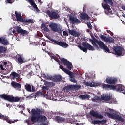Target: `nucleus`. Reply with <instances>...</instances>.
<instances>
[{
    "mask_svg": "<svg viewBox=\"0 0 125 125\" xmlns=\"http://www.w3.org/2000/svg\"><path fill=\"white\" fill-rule=\"evenodd\" d=\"M103 2L101 4V5L104 9L105 13L106 14H112V9L111 7H114V2L115 1L114 0H102Z\"/></svg>",
    "mask_w": 125,
    "mask_h": 125,
    "instance_id": "nucleus-1",
    "label": "nucleus"
},
{
    "mask_svg": "<svg viewBox=\"0 0 125 125\" xmlns=\"http://www.w3.org/2000/svg\"><path fill=\"white\" fill-rule=\"evenodd\" d=\"M15 15L16 19L15 21L17 22H20V23H23L24 25H27V24H33L34 23V21L32 19H25L23 18V16L20 12L15 11Z\"/></svg>",
    "mask_w": 125,
    "mask_h": 125,
    "instance_id": "nucleus-2",
    "label": "nucleus"
},
{
    "mask_svg": "<svg viewBox=\"0 0 125 125\" xmlns=\"http://www.w3.org/2000/svg\"><path fill=\"white\" fill-rule=\"evenodd\" d=\"M82 45L84 47H83V46L79 45L78 46L79 48L82 51H83V52H85V53H87V49L88 50H91L92 51H93L95 50L93 46H92L91 45L88 44L87 42H84L82 43Z\"/></svg>",
    "mask_w": 125,
    "mask_h": 125,
    "instance_id": "nucleus-3",
    "label": "nucleus"
},
{
    "mask_svg": "<svg viewBox=\"0 0 125 125\" xmlns=\"http://www.w3.org/2000/svg\"><path fill=\"white\" fill-rule=\"evenodd\" d=\"M109 89L111 90H116L117 92H121L125 95V87L121 84L116 86L109 85Z\"/></svg>",
    "mask_w": 125,
    "mask_h": 125,
    "instance_id": "nucleus-4",
    "label": "nucleus"
},
{
    "mask_svg": "<svg viewBox=\"0 0 125 125\" xmlns=\"http://www.w3.org/2000/svg\"><path fill=\"white\" fill-rule=\"evenodd\" d=\"M49 27L53 32H56L59 34L62 33V27H60V25H58L57 23L51 22L49 24Z\"/></svg>",
    "mask_w": 125,
    "mask_h": 125,
    "instance_id": "nucleus-5",
    "label": "nucleus"
},
{
    "mask_svg": "<svg viewBox=\"0 0 125 125\" xmlns=\"http://www.w3.org/2000/svg\"><path fill=\"white\" fill-rule=\"evenodd\" d=\"M57 56L59 57L61 62L63 63V65L67 67L68 70H72V68H73V65H72V63L70 62H69L67 59L65 58H62L60 57V56L59 55H57Z\"/></svg>",
    "mask_w": 125,
    "mask_h": 125,
    "instance_id": "nucleus-6",
    "label": "nucleus"
},
{
    "mask_svg": "<svg viewBox=\"0 0 125 125\" xmlns=\"http://www.w3.org/2000/svg\"><path fill=\"white\" fill-rule=\"evenodd\" d=\"M39 120L42 121V122H44V121H46L47 118L44 115H36V116H32L31 118V121L32 123H35Z\"/></svg>",
    "mask_w": 125,
    "mask_h": 125,
    "instance_id": "nucleus-7",
    "label": "nucleus"
},
{
    "mask_svg": "<svg viewBox=\"0 0 125 125\" xmlns=\"http://www.w3.org/2000/svg\"><path fill=\"white\" fill-rule=\"evenodd\" d=\"M95 42L96 43H97V44H98V45H99L101 49H103V50H104L105 52H110V49L109 48H108V47L104 43H103L102 41L96 40Z\"/></svg>",
    "mask_w": 125,
    "mask_h": 125,
    "instance_id": "nucleus-8",
    "label": "nucleus"
},
{
    "mask_svg": "<svg viewBox=\"0 0 125 125\" xmlns=\"http://www.w3.org/2000/svg\"><path fill=\"white\" fill-rule=\"evenodd\" d=\"M46 13L48 15L49 17L51 18L52 19H58L60 16L58 13L55 11H50L48 10L46 11Z\"/></svg>",
    "mask_w": 125,
    "mask_h": 125,
    "instance_id": "nucleus-9",
    "label": "nucleus"
},
{
    "mask_svg": "<svg viewBox=\"0 0 125 125\" xmlns=\"http://www.w3.org/2000/svg\"><path fill=\"white\" fill-rule=\"evenodd\" d=\"M113 51L115 52V55L118 56H121L123 54V51H124V48L120 46H116L114 47Z\"/></svg>",
    "mask_w": 125,
    "mask_h": 125,
    "instance_id": "nucleus-10",
    "label": "nucleus"
},
{
    "mask_svg": "<svg viewBox=\"0 0 125 125\" xmlns=\"http://www.w3.org/2000/svg\"><path fill=\"white\" fill-rule=\"evenodd\" d=\"M106 83L110 85H114L116 84V83L118 81V79L115 78L107 77L105 79Z\"/></svg>",
    "mask_w": 125,
    "mask_h": 125,
    "instance_id": "nucleus-11",
    "label": "nucleus"
},
{
    "mask_svg": "<svg viewBox=\"0 0 125 125\" xmlns=\"http://www.w3.org/2000/svg\"><path fill=\"white\" fill-rule=\"evenodd\" d=\"M90 115L92 116V117L96 118V119H103V115L100 114L98 112L94 110H91L90 112Z\"/></svg>",
    "mask_w": 125,
    "mask_h": 125,
    "instance_id": "nucleus-12",
    "label": "nucleus"
},
{
    "mask_svg": "<svg viewBox=\"0 0 125 125\" xmlns=\"http://www.w3.org/2000/svg\"><path fill=\"white\" fill-rule=\"evenodd\" d=\"M51 42L55 43L56 44H57V45H59L60 46H62V47H64L66 48V47H68L69 46V45L64 42H58L55 40L52 39Z\"/></svg>",
    "mask_w": 125,
    "mask_h": 125,
    "instance_id": "nucleus-13",
    "label": "nucleus"
},
{
    "mask_svg": "<svg viewBox=\"0 0 125 125\" xmlns=\"http://www.w3.org/2000/svg\"><path fill=\"white\" fill-rule=\"evenodd\" d=\"M31 114L32 116H34L36 117V115L37 116H41V114H42V111L41 110V109L38 108L37 110L35 109H33L31 110Z\"/></svg>",
    "mask_w": 125,
    "mask_h": 125,
    "instance_id": "nucleus-14",
    "label": "nucleus"
},
{
    "mask_svg": "<svg viewBox=\"0 0 125 125\" xmlns=\"http://www.w3.org/2000/svg\"><path fill=\"white\" fill-rule=\"evenodd\" d=\"M17 32L18 34H21V35H29V32L28 31L21 28L20 26L17 27Z\"/></svg>",
    "mask_w": 125,
    "mask_h": 125,
    "instance_id": "nucleus-15",
    "label": "nucleus"
},
{
    "mask_svg": "<svg viewBox=\"0 0 125 125\" xmlns=\"http://www.w3.org/2000/svg\"><path fill=\"white\" fill-rule=\"evenodd\" d=\"M69 20L72 24H80L81 23V21L78 19L77 17L70 16L69 17Z\"/></svg>",
    "mask_w": 125,
    "mask_h": 125,
    "instance_id": "nucleus-16",
    "label": "nucleus"
},
{
    "mask_svg": "<svg viewBox=\"0 0 125 125\" xmlns=\"http://www.w3.org/2000/svg\"><path fill=\"white\" fill-rule=\"evenodd\" d=\"M0 119H2L3 120H5L6 121L7 123H9V124H14L15 122H16L15 120L14 121H11L10 119H9V118L7 116H4V115H2L1 113L0 112Z\"/></svg>",
    "mask_w": 125,
    "mask_h": 125,
    "instance_id": "nucleus-17",
    "label": "nucleus"
},
{
    "mask_svg": "<svg viewBox=\"0 0 125 125\" xmlns=\"http://www.w3.org/2000/svg\"><path fill=\"white\" fill-rule=\"evenodd\" d=\"M20 98H21L18 96L13 97V96H10L9 102L12 103L19 102V101H20Z\"/></svg>",
    "mask_w": 125,
    "mask_h": 125,
    "instance_id": "nucleus-18",
    "label": "nucleus"
},
{
    "mask_svg": "<svg viewBox=\"0 0 125 125\" xmlns=\"http://www.w3.org/2000/svg\"><path fill=\"white\" fill-rule=\"evenodd\" d=\"M70 76V81L72 83H77V80L75 79V74L72 71H70L69 73L67 74Z\"/></svg>",
    "mask_w": 125,
    "mask_h": 125,
    "instance_id": "nucleus-19",
    "label": "nucleus"
},
{
    "mask_svg": "<svg viewBox=\"0 0 125 125\" xmlns=\"http://www.w3.org/2000/svg\"><path fill=\"white\" fill-rule=\"evenodd\" d=\"M42 92H41L40 91H38L35 93V95L34 94H31V95L26 96V98H29L31 99V98H33V97H36V96H41V95H43Z\"/></svg>",
    "mask_w": 125,
    "mask_h": 125,
    "instance_id": "nucleus-20",
    "label": "nucleus"
},
{
    "mask_svg": "<svg viewBox=\"0 0 125 125\" xmlns=\"http://www.w3.org/2000/svg\"><path fill=\"white\" fill-rule=\"evenodd\" d=\"M55 120L56 122H57V123H62L66 122V119L65 118L61 117L58 116L55 117Z\"/></svg>",
    "mask_w": 125,
    "mask_h": 125,
    "instance_id": "nucleus-21",
    "label": "nucleus"
},
{
    "mask_svg": "<svg viewBox=\"0 0 125 125\" xmlns=\"http://www.w3.org/2000/svg\"><path fill=\"white\" fill-rule=\"evenodd\" d=\"M101 99L105 101H110L112 99V96L108 95H102L101 96Z\"/></svg>",
    "mask_w": 125,
    "mask_h": 125,
    "instance_id": "nucleus-22",
    "label": "nucleus"
},
{
    "mask_svg": "<svg viewBox=\"0 0 125 125\" xmlns=\"http://www.w3.org/2000/svg\"><path fill=\"white\" fill-rule=\"evenodd\" d=\"M69 33L70 35H72L73 36V37H79V36H81V34L80 33L74 31V30H68Z\"/></svg>",
    "mask_w": 125,
    "mask_h": 125,
    "instance_id": "nucleus-23",
    "label": "nucleus"
},
{
    "mask_svg": "<svg viewBox=\"0 0 125 125\" xmlns=\"http://www.w3.org/2000/svg\"><path fill=\"white\" fill-rule=\"evenodd\" d=\"M11 85L14 88H21V84L17 83L16 82L12 81L11 83Z\"/></svg>",
    "mask_w": 125,
    "mask_h": 125,
    "instance_id": "nucleus-24",
    "label": "nucleus"
},
{
    "mask_svg": "<svg viewBox=\"0 0 125 125\" xmlns=\"http://www.w3.org/2000/svg\"><path fill=\"white\" fill-rule=\"evenodd\" d=\"M80 18L81 19H83V20H88L90 18L88 15L85 13H81L80 14Z\"/></svg>",
    "mask_w": 125,
    "mask_h": 125,
    "instance_id": "nucleus-25",
    "label": "nucleus"
},
{
    "mask_svg": "<svg viewBox=\"0 0 125 125\" xmlns=\"http://www.w3.org/2000/svg\"><path fill=\"white\" fill-rule=\"evenodd\" d=\"M8 68V64H7V62H4L2 63L0 66V70L2 71H5Z\"/></svg>",
    "mask_w": 125,
    "mask_h": 125,
    "instance_id": "nucleus-26",
    "label": "nucleus"
},
{
    "mask_svg": "<svg viewBox=\"0 0 125 125\" xmlns=\"http://www.w3.org/2000/svg\"><path fill=\"white\" fill-rule=\"evenodd\" d=\"M0 42L1 44H3V45H8V44H9L8 41L5 38H1L0 39Z\"/></svg>",
    "mask_w": 125,
    "mask_h": 125,
    "instance_id": "nucleus-27",
    "label": "nucleus"
},
{
    "mask_svg": "<svg viewBox=\"0 0 125 125\" xmlns=\"http://www.w3.org/2000/svg\"><path fill=\"white\" fill-rule=\"evenodd\" d=\"M62 81V76L61 75H57L55 77H53L52 82H59Z\"/></svg>",
    "mask_w": 125,
    "mask_h": 125,
    "instance_id": "nucleus-28",
    "label": "nucleus"
},
{
    "mask_svg": "<svg viewBox=\"0 0 125 125\" xmlns=\"http://www.w3.org/2000/svg\"><path fill=\"white\" fill-rule=\"evenodd\" d=\"M114 118L116 120H117V121H119V122H122V123H124V122H125V119H124L123 118H122V116L119 115L115 114L114 115Z\"/></svg>",
    "mask_w": 125,
    "mask_h": 125,
    "instance_id": "nucleus-29",
    "label": "nucleus"
},
{
    "mask_svg": "<svg viewBox=\"0 0 125 125\" xmlns=\"http://www.w3.org/2000/svg\"><path fill=\"white\" fill-rule=\"evenodd\" d=\"M0 98H1L2 99H4V100H7V101H9L10 95H7L4 94H1L0 95Z\"/></svg>",
    "mask_w": 125,
    "mask_h": 125,
    "instance_id": "nucleus-30",
    "label": "nucleus"
},
{
    "mask_svg": "<svg viewBox=\"0 0 125 125\" xmlns=\"http://www.w3.org/2000/svg\"><path fill=\"white\" fill-rule=\"evenodd\" d=\"M24 88L28 91L29 92H32V86L30 85V84L26 83V85L24 86Z\"/></svg>",
    "mask_w": 125,
    "mask_h": 125,
    "instance_id": "nucleus-31",
    "label": "nucleus"
},
{
    "mask_svg": "<svg viewBox=\"0 0 125 125\" xmlns=\"http://www.w3.org/2000/svg\"><path fill=\"white\" fill-rule=\"evenodd\" d=\"M84 84L86 85V86H89L90 87H94V84H93V83L91 82H84Z\"/></svg>",
    "mask_w": 125,
    "mask_h": 125,
    "instance_id": "nucleus-32",
    "label": "nucleus"
},
{
    "mask_svg": "<svg viewBox=\"0 0 125 125\" xmlns=\"http://www.w3.org/2000/svg\"><path fill=\"white\" fill-rule=\"evenodd\" d=\"M79 98L82 100H84V99H87L88 98H90V95L85 94V95H80L79 96Z\"/></svg>",
    "mask_w": 125,
    "mask_h": 125,
    "instance_id": "nucleus-33",
    "label": "nucleus"
},
{
    "mask_svg": "<svg viewBox=\"0 0 125 125\" xmlns=\"http://www.w3.org/2000/svg\"><path fill=\"white\" fill-rule=\"evenodd\" d=\"M72 89H73V86L72 85H67L63 88L64 91H70V90H72Z\"/></svg>",
    "mask_w": 125,
    "mask_h": 125,
    "instance_id": "nucleus-34",
    "label": "nucleus"
},
{
    "mask_svg": "<svg viewBox=\"0 0 125 125\" xmlns=\"http://www.w3.org/2000/svg\"><path fill=\"white\" fill-rule=\"evenodd\" d=\"M18 63L19 64H23L24 63V60H23V57L21 56H19L17 59Z\"/></svg>",
    "mask_w": 125,
    "mask_h": 125,
    "instance_id": "nucleus-35",
    "label": "nucleus"
},
{
    "mask_svg": "<svg viewBox=\"0 0 125 125\" xmlns=\"http://www.w3.org/2000/svg\"><path fill=\"white\" fill-rule=\"evenodd\" d=\"M60 69H61V70H62L63 72H64V73H66V74H68L71 71L68 70L67 68H64V67L61 65H60Z\"/></svg>",
    "mask_w": 125,
    "mask_h": 125,
    "instance_id": "nucleus-36",
    "label": "nucleus"
},
{
    "mask_svg": "<svg viewBox=\"0 0 125 125\" xmlns=\"http://www.w3.org/2000/svg\"><path fill=\"white\" fill-rule=\"evenodd\" d=\"M6 52V48L3 46H0V54L1 53L5 54Z\"/></svg>",
    "mask_w": 125,
    "mask_h": 125,
    "instance_id": "nucleus-37",
    "label": "nucleus"
},
{
    "mask_svg": "<svg viewBox=\"0 0 125 125\" xmlns=\"http://www.w3.org/2000/svg\"><path fill=\"white\" fill-rule=\"evenodd\" d=\"M41 27L42 28H43L44 31H45V32H49V29H48V28L46 27V25L45 24V23L42 24Z\"/></svg>",
    "mask_w": 125,
    "mask_h": 125,
    "instance_id": "nucleus-38",
    "label": "nucleus"
},
{
    "mask_svg": "<svg viewBox=\"0 0 125 125\" xmlns=\"http://www.w3.org/2000/svg\"><path fill=\"white\" fill-rule=\"evenodd\" d=\"M106 42H115V40H114V39L109 37V38H106V40L105 41Z\"/></svg>",
    "mask_w": 125,
    "mask_h": 125,
    "instance_id": "nucleus-39",
    "label": "nucleus"
},
{
    "mask_svg": "<svg viewBox=\"0 0 125 125\" xmlns=\"http://www.w3.org/2000/svg\"><path fill=\"white\" fill-rule=\"evenodd\" d=\"M12 75L13 78H19L20 77V75L15 72H12Z\"/></svg>",
    "mask_w": 125,
    "mask_h": 125,
    "instance_id": "nucleus-40",
    "label": "nucleus"
},
{
    "mask_svg": "<svg viewBox=\"0 0 125 125\" xmlns=\"http://www.w3.org/2000/svg\"><path fill=\"white\" fill-rule=\"evenodd\" d=\"M52 84H53L52 82H46L45 83V85L47 86V87H51V86H52Z\"/></svg>",
    "mask_w": 125,
    "mask_h": 125,
    "instance_id": "nucleus-41",
    "label": "nucleus"
},
{
    "mask_svg": "<svg viewBox=\"0 0 125 125\" xmlns=\"http://www.w3.org/2000/svg\"><path fill=\"white\" fill-rule=\"evenodd\" d=\"M45 79H47V80H51V81H53V77H52L51 75L46 74V75H45Z\"/></svg>",
    "mask_w": 125,
    "mask_h": 125,
    "instance_id": "nucleus-42",
    "label": "nucleus"
},
{
    "mask_svg": "<svg viewBox=\"0 0 125 125\" xmlns=\"http://www.w3.org/2000/svg\"><path fill=\"white\" fill-rule=\"evenodd\" d=\"M100 38H101V39L103 41H104V42H106L107 37H106V36H104V35H101L100 36Z\"/></svg>",
    "mask_w": 125,
    "mask_h": 125,
    "instance_id": "nucleus-43",
    "label": "nucleus"
},
{
    "mask_svg": "<svg viewBox=\"0 0 125 125\" xmlns=\"http://www.w3.org/2000/svg\"><path fill=\"white\" fill-rule=\"evenodd\" d=\"M110 87V85L104 84L103 85V88H105L106 89H109Z\"/></svg>",
    "mask_w": 125,
    "mask_h": 125,
    "instance_id": "nucleus-44",
    "label": "nucleus"
},
{
    "mask_svg": "<svg viewBox=\"0 0 125 125\" xmlns=\"http://www.w3.org/2000/svg\"><path fill=\"white\" fill-rule=\"evenodd\" d=\"M87 25L88 28H89L90 30H92V25H91V23H90V22H87Z\"/></svg>",
    "mask_w": 125,
    "mask_h": 125,
    "instance_id": "nucleus-45",
    "label": "nucleus"
},
{
    "mask_svg": "<svg viewBox=\"0 0 125 125\" xmlns=\"http://www.w3.org/2000/svg\"><path fill=\"white\" fill-rule=\"evenodd\" d=\"M92 123L94 125H98V124H100V120H94L92 121Z\"/></svg>",
    "mask_w": 125,
    "mask_h": 125,
    "instance_id": "nucleus-46",
    "label": "nucleus"
},
{
    "mask_svg": "<svg viewBox=\"0 0 125 125\" xmlns=\"http://www.w3.org/2000/svg\"><path fill=\"white\" fill-rule=\"evenodd\" d=\"M100 124H102V125H104V124H106L107 123V120L105 119L102 120L100 121Z\"/></svg>",
    "mask_w": 125,
    "mask_h": 125,
    "instance_id": "nucleus-47",
    "label": "nucleus"
},
{
    "mask_svg": "<svg viewBox=\"0 0 125 125\" xmlns=\"http://www.w3.org/2000/svg\"><path fill=\"white\" fill-rule=\"evenodd\" d=\"M93 45L94 47H95V48H96L97 50H99V47L98 46V45L96 44L95 43H93Z\"/></svg>",
    "mask_w": 125,
    "mask_h": 125,
    "instance_id": "nucleus-48",
    "label": "nucleus"
},
{
    "mask_svg": "<svg viewBox=\"0 0 125 125\" xmlns=\"http://www.w3.org/2000/svg\"><path fill=\"white\" fill-rule=\"evenodd\" d=\"M105 115H107L108 116V117H113V116H114V115H113L112 114H111L110 112H105Z\"/></svg>",
    "mask_w": 125,
    "mask_h": 125,
    "instance_id": "nucleus-49",
    "label": "nucleus"
},
{
    "mask_svg": "<svg viewBox=\"0 0 125 125\" xmlns=\"http://www.w3.org/2000/svg\"><path fill=\"white\" fill-rule=\"evenodd\" d=\"M63 36H65V37L69 36V33H68V32H67V31H64L63 32Z\"/></svg>",
    "mask_w": 125,
    "mask_h": 125,
    "instance_id": "nucleus-50",
    "label": "nucleus"
},
{
    "mask_svg": "<svg viewBox=\"0 0 125 125\" xmlns=\"http://www.w3.org/2000/svg\"><path fill=\"white\" fill-rule=\"evenodd\" d=\"M31 5H32L34 8H37L38 7L37 6V5L35 3V2H34V3L30 4Z\"/></svg>",
    "mask_w": 125,
    "mask_h": 125,
    "instance_id": "nucleus-51",
    "label": "nucleus"
},
{
    "mask_svg": "<svg viewBox=\"0 0 125 125\" xmlns=\"http://www.w3.org/2000/svg\"><path fill=\"white\" fill-rule=\"evenodd\" d=\"M7 1L8 3H10L11 4V3H13V2H14V0H7Z\"/></svg>",
    "mask_w": 125,
    "mask_h": 125,
    "instance_id": "nucleus-52",
    "label": "nucleus"
},
{
    "mask_svg": "<svg viewBox=\"0 0 125 125\" xmlns=\"http://www.w3.org/2000/svg\"><path fill=\"white\" fill-rule=\"evenodd\" d=\"M54 60H55V61L58 62L59 64H61V62H60V61L58 59H56H56H54Z\"/></svg>",
    "mask_w": 125,
    "mask_h": 125,
    "instance_id": "nucleus-53",
    "label": "nucleus"
},
{
    "mask_svg": "<svg viewBox=\"0 0 125 125\" xmlns=\"http://www.w3.org/2000/svg\"><path fill=\"white\" fill-rule=\"evenodd\" d=\"M95 97H96V100H101L100 97L95 96Z\"/></svg>",
    "mask_w": 125,
    "mask_h": 125,
    "instance_id": "nucleus-54",
    "label": "nucleus"
},
{
    "mask_svg": "<svg viewBox=\"0 0 125 125\" xmlns=\"http://www.w3.org/2000/svg\"><path fill=\"white\" fill-rule=\"evenodd\" d=\"M28 1L30 4H32L34 2L33 0H28Z\"/></svg>",
    "mask_w": 125,
    "mask_h": 125,
    "instance_id": "nucleus-55",
    "label": "nucleus"
},
{
    "mask_svg": "<svg viewBox=\"0 0 125 125\" xmlns=\"http://www.w3.org/2000/svg\"><path fill=\"white\" fill-rule=\"evenodd\" d=\"M32 92H35V91H36V89L35 88V87L34 86H32Z\"/></svg>",
    "mask_w": 125,
    "mask_h": 125,
    "instance_id": "nucleus-56",
    "label": "nucleus"
},
{
    "mask_svg": "<svg viewBox=\"0 0 125 125\" xmlns=\"http://www.w3.org/2000/svg\"><path fill=\"white\" fill-rule=\"evenodd\" d=\"M42 43L43 46H45L46 45V42H43Z\"/></svg>",
    "mask_w": 125,
    "mask_h": 125,
    "instance_id": "nucleus-57",
    "label": "nucleus"
},
{
    "mask_svg": "<svg viewBox=\"0 0 125 125\" xmlns=\"http://www.w3.org/2000/svg\"><path fill=\"white\" fill-rule=\"evenodd\" d=\"M42 89L43 90H46V89H47V87H46V86H43L42 87Z\"/></svg>",
    "mask_w": 125,
    "mask_h": 125,
    "instance_id": "nucleus-58",
    "label": "nucleus"
},
{
    "mask_svg": "<svg viewBox=\"0 0 125 125\" xmlns=\"http://www.w3.org/2000/svg\"><path fill=\"white\" fill-rule=\"evenodd\" d=\"M107 32L108 33H110V35H111V36H113V32H111V31H110V30H107Z\"/></svg>",
    "mask_w": 125,
    "mask_h": 125,
    "instance_id": "nucleus-59",
    "label": "nucleus"
},
{
    "mask_svg": "<svg viewBox=\"0 0 125 125\" xmlns=\"http://www.w3.org/2000/svg\"><path fill=\"white\" fill-rule=\"evenodd\" d=\"M51 59H56V57H55L54 56H51Z\"/></svg>",
    "mask_w": 125,
    "mask_h": 125,
    "instance_id": "nucleus-60",
    "label": "nucleus"
},
{
    "mask_svg": "<svg viewBox=\"0 0 125 125\" xmlns=\"http://www.w3.org/2000/svg\"><path fill=\"white\" fill-rule=\"evenodd\" d=\"M35 9H36L37 12H39V11H40V10L39 9L38 7L37 8H35Z\"/></svg>",
    "mask_w": 125,
    "mask_h": 125,
    "instance_id": "nucleus-61",
    "label": "nucleus"
},
{
    "mask_svg": "<svg viewBox=\"0 0 125 125\" xmlns=\"http://www.w3.org/2000/svg\"><path fill=\"white\" fill-rule=\"evenodd\" d=\"M91 100H92V101H93V102L96 101V99L95 98H92V99H91Z\"/></svg>",
    "mask_w": 125,
    "mask_h": 125,
    "instance_id": "nucleus-62",
    "label": "nucleus"
},
{
    "mask_svg": "<svg viewBox=\"0 0 125 125\" xmlns=\"http://www.w3.org/2000/svg\"><path fill=\"white\" fill-rule=\"evenodd\" d=\"M12 16L13 17V20H14V19H15V17H14V15H12Z\"/></svg>",
    "mask_w": 125,
    "mask_h": 125,
    "instance_id": "nucleus-63",
    "label": "nucleus"
},
{
    "mask_svg": "<svg viewBox=\"0 0 125 125\" xmlns=\"http://www.w3.org/2000/svg\"><path fill=\"white\" fill-rule=\"evenodd\" d=\"M122 16H123V17H124V18H125V14H124V13H123V14L122 15Z\"/></svg>",
    "mask_w": 125,
    "mask_h": 125,
    "instance_id": "nucleus-64",
    "label": "nucleus"
}]
</instances>
